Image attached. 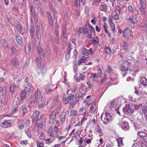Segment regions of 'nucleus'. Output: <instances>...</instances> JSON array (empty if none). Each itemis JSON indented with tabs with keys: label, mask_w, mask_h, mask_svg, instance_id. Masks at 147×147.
Masks as SVG:
<instances>
[{
	"label": "nucleus",
	"mask_w": 147,
	"mask_h": 147,
	"mask_svg": "<svg viewBox=\"0 0 147 147\" xmlns=\"http://www.w3.org/2000/svg\"><path fill=\"white\" fill-rule=\"evenodd\" d=\"M45 105L46 104L45 103H39L38 106V109H41L44 107Z\"/></svg>",
	"instance_id": "obj_41"
},
{
	"label": "nucleus",
	"mask_w": 147,
	"mask_h": 147,
	"mask_svg": "<svg viewBox=\"0 0 147 147\" xmlns=\"http://www.w3.org/2000/svg\"><path fill=\"white\" fill-rule=\"evenodd\" d=\"M111 109H115L117 107V102L114 100H112L111 102Z\"/></svg>",
	"instance_id": "obj_22"
},
{
	"label": "nucleus",
	"mask_w": 147,
	"mask_h": 147,
	"mask_svg": "<svg viewBox=\"0 0 147 147\" xmlns=\"http://www.w3.org/2000/svg\"><path fill=\"white\" fill-rule=\"evenodd\" d=\"M34 29L33 28H32L30 30V36L31 38H34Z\"/></svg>",
	"instance_id": "obj_39"
},
{
	"label": "nucleus",
	"mask_w": 147,
	"mask_h": 147,
	"mask_svg": "<svg viewBox=\"0 0 147 147\" xmlns=\"http://www.w3.org/2000/svg\"><path fill=\"white\" fill-rule=\"evenodd\" d=\"M140 2L139 7H146V0H139Z\"/></svg>",
	"instance_id": "obj_23"
},
{
	"label": "nucleus",
	"mask_w": 147,
	"mask_h": 147,
	"mask_svg": "<svg viewBox=\"0 0 147 147\" xmlns=\"http://www.w3.org/2000/svg\"><path fill=\"white\" fill-rule=\"evenodd\" d=\"M68 98L70 101H73L74 99L75 96L73 94L71 93L69 95Z\"/></svg>",
	"instance_id": "obj_36"
},
{
	"label": "nucleus",
	"mask_w": 147,
	"mask_h": 147,
	"mask_svg": "<svg viewBox=\"0 0 147 147\" xmlns=\"http://www.w3.org/2000/svg\"><path fill=\"white\" fill-rule=\"evenodd\" d=\"M127 125H123L122 127V128L125 130H128L129 128V127L127 126Z\"/></svg>",
	"instance_id": "obj_63"
},
{
	"label": "nucleus",
	"mask_w": 147,
	"mask_h": 147,
	"mask_svg": "<svg viewBox=\"0 0 147 147\" xmlns=\"http://www.w3.org/2000/svg\"><path fill=\"white\" fill-rule=\"evenodd\" d=\"M63 40L65 41V42L67 41V31L66 30L65 28L63 30Z\"/></svg>",
	"instance_id": "obj_18"
},
{
	"label": "nucleus",
	"mask_w": 147,
	"mask_h": 147,
	"mask_svg": "<svg viewBox=\"0 0 147 147\" xmlns=\"http://www.w3.org/2000/svg\"><path fill=\"white\" fill-rule=\"evenodd\" d=\"M56 115L55 111H51V114L49 117V122L51 124H53L55 121Z\"/></svg>",
	"instance_id": "obj_4"
},
{
	"label": "nucleus",
	"mask_w": 147,
	"mask_h": 147,
	"mask_svg": "<svg viewBox=\"0 0 147 147\" xmlns=\"http://www.w3.org/2000/svg\"><path fill=\"white\" fill-rule=\"evenodd\" d=\"M110 27L111 29V31L113 33L115 31V25L114 22H111V23H110Z\"/></svg>",
	"instance_id": "obj_35"
},
{
	"label": "nucleus",
	"mask_w": 147,
	"mask_h": 147,
	"mask_svg": "<svg viewBox=\"0 0 147 147\" xmlns=\"http://www.w3.org/2000/svg\"><path fill=\"white\" fill-rule=\"evenodd\" d=\"M130 22L133 24H137V21H135L133 19L131 18H128L127 19Z\"/></svg>",
	"instance_id": "obj_47"
},
{
	"label": "nucleus",
	"mask_w": 147,
	"mask_h": 147,
	"mask_svg": "<svg viewBox=\"0 0 147 147\" xmlns=\"http://www.w3.org/2000/svg\"><path fill=\"white\" fill-rule=\"evenodd\" d=\"M40 112L38 110H36L33 113L32 116V124L34 125H36L38 121L39 117Z\"/></svg>",
	"instance_id": "obj_3"
},
{
	"label": "nucleus",
	"mask_w": 147,
	"mask_h": 147,
	"mask_svg": "<svg viewBox=\"0 0 147 147\" xmlns=\"http://www.w3.org/2000/svg\"><path fill=\"white\" fill-rule=\"evenodd\" d=\"M46 99L45 98L43 97H42L41 100L40 101V103H42L46 104Z\"/></svg>",
	"instance_id": "obj_53"
},
{
	"label": "nucleus",
	"mask_w": 147,
	"mask_h": 147,
	"mask_svg": "<svg viewBox=\"0 0 147 147\" xmlns=\"http://www.w3.org/2000/svg\"><path fill=\"white\" fill-rule=\"evenodd\" d=\"M29 95V94L28 93H27L26 91L25 90H23L21 94V97L19 101V102L22 103V100L26 98V96L27 97Z\"/></svg>",
	"instance_id": "obj_6"
},
{
	"label": "nucleus",
	"mask_w": 147,
	"mask_h": 147,
	"mask_svg": "<svg viewBox=\"0 0 147 147\" xmlns=\"http://www.w3.org/2000/svg\"><path fill=\"white\" fill-rule=\"evenodd\" d=\"M48 134V135L49 136H51L52 137H53V138L54 139H55V136L56 135V134L55 132H54L53 133H47Z\"/></svg>",
	"instance_id": "obj_46"
},
{
	"label": "nucleus",
	"mask_w": 147,
	"mask_h": 147,
	"mask_svg": "<svg viewBox=\"0 0 147 147\" xmlns=\"http://www.w3.org/2000/svg\"><path fill=\"white\" fill-rule=\"evenodd\" d=\"M113 71L112 69L111 68V67L110 65H108L107 66V69L106 70V73L105 74H108L111 71Z\"/></svg>",
	"instance_id": "obj_34"
},
{
	"label": "nucleus",
	"mask_w": 147,
	"mask_h": 147,
	"mask_svg": "<svg viewBox=\"0 0 147 147\" xmlns=\"http://www.w3.org/2000/svg\"><path fill=\"white\" fill-rule=\"evenodd\" d=\"M10 91L11 94H13L14 92V86L13 84L10 85Z\"/></svg>",
	"instance_id": "obj_44"
},
{
	"label": "nucleus",
	"mask_w": 147,
	"mask_h": 147,
	"mask_svg": "<svg viewBox=\"0 0 147 147\" xmlns=\"http://www.w3.org/2000/svg\"><path fill=\"white\" fill-rule=\"evenodd\" d=\"M51 49L49 48V46L47 45L46 47V54L47 55L48 57H50V55L51 54Z\"/></svg>",
	"instance_id": "obj_25"
},
{
	"label": "nucleus",
	"mask_w": 147,
	"mask_h": 147,
	"mask_svg": "<svg viewBox=\"0 0 147 147\" xmlns=\"http://www.w3.org/2000/svg\"><path fill=\"white\" fill-rule=\"evenodd\" d=\"M22 110L24 114L27 112V108L26 107H23L22 109Z\"/></svg>",
	"instance_id": "obj_59"
},
{
	"label": "nucleus",
	"mask_w": 147,
	"mask_h": 147,
	"mask_svg": "<svg viewBox=\"0 0 147 147\" xmlns=\"http://www.w3.org/2000/svg\"><path fill=\"white\" fill-rule=\"evenodd\" d=\"M45 120L44 118H40L39 119V123H38L36 124L37 127L41 128L43 125V123L45 122Z\"/></svg>",
	"instance_id": "obj_14"
},
{
	"label": "nucleus",
	"mask_w": 147,
	"mask_h": 147,
	"mask_svg": "<svg viewBox=\"0 0 147 147\" xmlns=\"http://www.w3.org/2000/svg\"><path fill=\"white\" fill-rule=\"evenodd\" d=\"M38 147H43L44 146V144L42 142H38L37 144Z\"/></svg>",
	"instance_id": "obj_56"
},
{
	"label": "nucleus",
	"mask_w": 147,
	"mask_h": 147,
	"mask_svg": "<svg viewBox=\"0 0 147 147\" xmlns=\"http://www.w3.org/2000/svg\"><path fill=\"white\" fill-rule=\"evenodd\" d=\"M146 7H139V8L141 13L142 14H143L145 15H147V12L146 10Z\"/></svg>",
	"instance_id": "obj_21"
},
{
	"label": "nucleus",
	"mask_w": 147,
	"mask_h": 147,
	"mask_svg": "<svg viewBox=\"0 0 147 147\" xmlns=\"http://www.w3.org/2000/svg\"><path fill=\"white\" fill-rule=\"evenodd\" d=\"M36 101L34 99V97L32 96L29 101V104L30 106H33L34 104H36Z\"/></svg>",
	"instance_id": "obj_19"
},
{
	"label": "nucleus",
	"mask_w": 147,
	"mask_h": 147,
	"mask_svg": "<svg viewBox=\"0 0 147 147\" xmlns=\"http://www.w3.org/2000/svg\"><path fill=\"white\" fill-rule=\"evenodd\" d=\"M99 43V39L95 37H93L92 40V43L93 44H96Z\"/></svg>",
	"instance_id": "obj_31"
},
{
	"label": "nucleus",
	"mask_w": 147,
	"mask_h": 147,
	"mask_svg": "<svg viewBox=\"0 0 147 147\" xmlns=\"http://www.w3.org/2000/svg\"><path fill=\"white\" fill-rule=\"evenodd\" d=\"M91 78H92L93 81L94 82L97 81L98 80L97 75L96 74H93Z\"/></svg>",
	"instance_id": "obj_33"
},
{
	"label": "nucleus",
	"mask_w": 147,
	"mask_h": 147,
	"mask_svg": "<svg viewBox=\"0 0 147 147\" xmlns=\"http://www.w3.org/2000/svg\"><path fill=\"white\" fill-rule=\"evenodd\" d=\"M142 112L144 113L145 116L146 117V119L147 120V105L144 107L142 109Z\"/></svg>",
	"instance_id": "obj_28"
},
{
	"label": "nucleus",
	"mask_w": 147,
	"mask_h": 147,
	"mask_svg": "<svg viewBox=\"0 0 147 147\" xmlns=\"http://www.w3.org/2000/svg\"><path fill=\"white\" fill-rule=\"evenodd\" d=\"M16 40L17 42L19 44L21 45V44L23 42V40L22 39L21 36L18 34L16 35Z\"/></svg>",
	"instance_id": "obj_15"
},
{
	"label": "nucleus",
	"mask_w": 147,
	"mask_h": 147,
	"mask_svg": "<svg viewBox=\"0 0 147 147\" xmlns=\"http://www.w3.org/2000/svg\"><path fill=\"white\" fill-rule=\"evenodd\" d=\"M140 83L143 84L144 86H147V80L145 77H143L141 78L140 81Z\"/></svg>",
	"instance_id": "obj_16"
},
{
	"label": "nucleus",
	"mask_w": 147,
	"mask_h": 147,
	"mask_svg": "<svg viewBox=\"0 0 147 147\" xmlns=\"http://www.w3.org/2000/svg\"><path fill=\"white\" fill-rule=\"evenodd\" d=\"M36 36L38 38H39V30H40V26L39 25H37L36 26Z\"/></svg>",
	"instance_id": "obj_27"
},
{
	"label": "nucleus",
	"mask_w": 147,
	"mask_h": 147,
	"mask_svg": "<svg viewBox=\"0 0 147 147\" xmlns=\"http://www.w3.org/2000/svg\"><path fill=\"white\" fill-rule=\"evenodd\" d=\"M117 141L118 143V146H120L123 145V141L121 138H119L117 140Z\"/></svg>",
	"instance_id": "obj_30"
},
{
	"label": "nucleus",
	"mask_w": 147,
	"mask_h": 147,
	"mask_svg": "<svg viewBox=\"0 0 147 147\" xmlns=\"http://www.w3.org/2000/svg\"><path fill=\"white\" fill-rule=\"evenodd\" d=\"M32 97H34V99L36 101V102L40 99V96H39V95H35L34 96H32Z\"/></svg>",
	"instance_id": "obj_51"
},
{
	"label": "nucleus",
	"mask_w": 147,
	"mask_h": 147,
	"mask_svg": "<svg viewBox=\"0 0 147 147\" xmlns=\"http://www.w3.org/2000/svg\"><path fill=\"white\" fill-rule=\"evenodd\" d=\"M1 42L2 45L4 47H7V43L5 39H2L1 40Z\"/></svg>",
	"instance_id": "obj_37"
},
{
	"label": "nucleus",
	"mask_w": 147,
	"mask_h": 147,
	"mask_svg": "<svg viewBox=\"0 0 147 147\" xmlns=\"http://www.w3.org/2000/svg\"><path fill=\"white\" fill-rule=\"evenodd\" d=\"M99 7L102 11H105L107 10V7L106 5H100Z\"/></svg>",
	"instance_id": "obj_32"
},
{
	"label": "nucleus",
	"mask_w": 147,
	"mask_h": 147,
	"mask_svg": "<svg viewBox=\"0 0 147 147\" xmlns=\"http://www.w3.org/2000/svg\"><path fill=\"white\" fill-rule=\"evenodd\" d=\"M15 24L17 30L21 34H23L25 30L22 29L20 23L17 22V23H16Z\"/></svg>",
	"instance_id": "obj_8"
},
{
	"label": "nucleus",
	"mask_w": 147,
	"mask_h": 147,
	"mask_svg": "<svg viewBox=\"0 0 147 147\" xmlns=\"http://www.w3.org/2000/svg\"><path fill=\"white\" fill-rule=\"evenodd\" d=\"M10 121L11 120H6L2 123V124L6 126L7 127L10 126L11 123Z\"/></svg>",
	"instance_id": "obj_29"
},
{
	"label": "nucleus",
	"mask_w": 147,
	"mask_h": 147,
	"mask_svg": "<svg viewBox=\"0 0 147 147\" xmlns=\"http://www.w3.org/2000/svg\"><path fill=\"white\" fill-rule=\"evenodd\" d=\"M63 100L65 102V104H66L67 103H69V99L67 97H63Z\"/></svg>",
	"instance_id": "obj_54"
},
{
	"label": "nucleus",
	"mask_w": 147,
	"mask_h": 147,
	"mask_svg": "<svg viewBox=\"0 0 147 147\" xmlns=\"http://www.w3.org/2000/svg\"><path fill=\"white\" fill-rule=\"evenodd\" d=\"M105 117L102 119V117L103 115L101 116V119L102 121L104 124H107L109 123L112 120V117L109 114L106 113L105 114Z\"/></svg>",
	"instance_id": "obj_2"
},
{
	"label": "nucleus",
	"mask_w": 147,
	"mask_h": 147,
	"mask_svg": "<svg viewBox=\"0 0 147 147\" xmlns=\"http://www.w3.org/2000/svg\"><path fill=\"white\" fill-rule=\"evenodd\" d=\"M48 20L49 26H53L54 25V23L53 20L52 18H51V19H48Z\"/></svg>",
	"instance_id": "obj_48"
},
{
	"label": "nucleus",
	"mask_w": 147,
	"mask_h": 147,
	"mask_svg": "<svg viewBox=\"0 0 147 147\" xmlns=\"http://www.w3.org/2000/svg\"><path fill=\"white\" fill-rule=\"evenodd\" d=\"M46 14H47V17H48V19H51V18H52V16L50 14V12H46Z\"/></svg>",
	"instance_id": "obj_61"
},
{
	"label": "nucleus",
	"mask_w": 147,
	"mask_h": 147,
	"mask_svg": "<svg viewBox=\"0 0 147 147\" xmlns=\"http://www.w3.org/2000/svg\"><path fill=\"white\" fill-rule=\"evenodd\" d=\"M37 50L39 56L40 58L41 59H44V53L42 51V49L40 47V46L39 45L38 47L37 48Z\"/></svg>",
	"instance_id": "obj_10"
},
{
	"label": "nucleus",
	"mask_w": 147,
	"mask_h": 147,
	"mask_svg": "<svg viewBox=\"0 0 147 147\" xmlns=\"http://www.w3.org/2000/svg\"><path fill=\"white\" fill-rule=\"evenodd\" d=\"M46 69L43 66H41L40 67L39 66L37 69V74L39 75H42L46 72Z\"/></svg>",
	"instance_id": "obj_7"
},
{
	"label": "nucleus",
	"mask_w": 147,
	"mask_h": 147,
	"mask_svg": "<svg viewBox=\"0 0 147 147\" xmlns=\"http://www.w3.org/2000/svg\"><path fill=\"white\" fill-rule=\"evenodd\" d=\"M78 145H80L82 143L83 140L82 137H80V138L78 140Z\"/></svg>",
	"instance_id": "obj_52"
},
{
	"label": "nucleus",
	"mask_w": 147,
	"mask_h": 147,
	"mask_svg": "<svg viewBox=\"0 0 147 147\" xmlns=\"http://www.w3.org/2000/svg\"><path fill=\"white\" fill-rule=\"evenodd\" d=\"M121 47L122 49L125 50H127L128 48L127 44L126 42H123L121 44Z\"/></svg>",
	"instance_id": "obj_24"
},
{
	"label": "nucleus",
	"mask_w": 147,
	"mask_h": 147,
	"mask_svg": "<svg viewBox=\"0 0 147 147\" xmlns=\"http://www.w3.org/2000/svg\"><path fill=\"white\" fill-rule=\"evenodd\" d=\"M130 32V30L127 28H126L123 31V35L126 39H128L129 37V33Z\"/></svg>",
	"instance_id": "obj_9"
},
{
	"label": "nucleus",
	"mask_w": 147,
	"mask_h": 147,
	"mask_svg": "<svg viewBox=\"0 0 147 147\" xmlns=\"http://www.w3.org/2000/svg\"><path fill=\"white\" fill-rule=\"evenodd\" d=\"M52 92V89H50V90H48L47 91H46L45 93L47 95L48 94H51Z\"/></svg>",
	"instance_id": "obj_60"
},
{
	"label": "nucleus",
	"mask_w": 147,
	"mask_h": 147,
	"mask_svg": "<svg viewBox=\"0 0 147 147\" xmlns=\"http://www.w3.org/2000/svg\"><path fill=\"white\" fill-rule=\"evenodd\" d=\"M88 54L86 55V57H85V56H84V57H83V56H82V57L80 59L79 61L78 62V65H79L82 63H84L86 61V59L88 57L87 56Z\"/></svg>",
	"instance_id": "obj_20"
},
{
	"label": "nucleus",
	"mask_w": 147,
	"mask_h": 147,
	"mask_svg": "<svg viewBox=\"0 0 147 147\" xmlns=\"http://www.w3.org/2000/svg\"><path fill=\"white\" fill-rule=\"evenodd\" d=\"M30 12L31 14H34V8L33 6H31L30 7Z\"/></svg>",
	"instance_id": "obj_50"
},
{
	"label": "nucleus",
	"mask_w": 147,
	"mask_h": 147,
	"mask_svg": "<svg viewBox=\"0 0 147 147\" xmlns=\"http://www.w3.org/2000/svg\"><path fill=\"white\" fill-rule=\"evenodd\" d=\"M123 110L125 112H127L128 113H130V114L132 113V112L129 108L127 109H125V110L123 109Z\"/></svg>",
	"instance_id": "obj_58"
},
{
	"label": "nucleus",
	"mask_w": 147,
	"mask_h": 147,
	"mask_svg": "<svg viewBox=\"0 0 147 147\" xmlns=\"http://www.w3.org/2000/svg\"><path fill=\"white\" fill-rule=\"evenodd\" d=\"M34 4L37 8H40L41 6V4L39 0H33Z\"/></svg>",
	"instance_id": "obj_17"
},
{
	"label": "nucleus",
	"mask_w": 147,
	"mask_h": 147,
	"mask_svg": "<svg viewBox=\"0 0 147 147\" xmlns=\"http://www.w3.org/2000/svg\"><path fill=\"white\" fill-rule=\"evenodd\" d=\"M11 62L14 67L16 68L17 66L19 65L18 60L17 58H15L12 59L11 60Z\"/></svg>",
	"instance_id": "obj_12"
},
{
	"label": "nucleus",
	"mask_w": 147,
	"mask_h": 147,
	"mask_svg": "<svg viewBox=\"0 0 147 147\" xmlns=\"http://www.w3.org/2000/svg\"><path fill=\"white\" fill-rule=\"evenodd\" d=\"M27 92L29 93L32 92L33 90V88L31 84L25 86L24 87V90Z\"/></svg>",
	"instance_id": "obj_11"
},
{
	"label": "nucleus",
	"mask_w": 147,
	"mask_h": 147,
	"mask_svg": "<svg viewBox=\"0 0 147 147\" xmlns=\"http://www.w3.org/2000/svg\"><path fill=\"white\" fill-rule=\"evenodd\" d=\"M104 50L105 52L107 54H110L111 53V49L109 48H105Z\"/></svg>",
	"instance_id": "obj_45"
},
{
	"label": "nucleus",
	"mask_w": 147,
	"mask_h": 147,
	"mask_svg": "<svg viewBox=\"0 0 147 147\" xmlns=\"http://www.w3.org/2000/svg\"><path fill=\"white\" fill-rule=\"evenodd\" d=\"M66 115L65 112H63L61 116V121L62 123H64L65 121V118Z\"/></svg>",
	"instance_id": "obj_26"
},
{
	"label": "nucleus",
	"mask_w": 147,
	"mask_h": 147,
	"mask_svg": "<svg viewBox=\"0 0 147 147\" xmlns=\"http://www.w3.org/2000/svg\"><path fill=\"white\" fill-rule=\"evenodd\" d=\"M82 54L84 55L86 53L87 54L88 51L84 48H82L81 49Z\"/></svg>",
	"instance_id": "obj_49"
},
{
	"label": "nucleus",
	"mask_w": 147,
	"mask_h": 147,
	"mask_svg": "<svg viewBox=\"0 0 147 147\" xmlns=\"http://www.w3.org/2000/svg\"><path fill=\"white\" fill-rule=\"evenodd\" d=\"M92 26L89 23H87L82 28L80 29V32H82L84 34L90 33V28H92Z\"/></svg>",
	"instance_id": "obj_1"
},
{
	"label": "nucleus",
	"mask_w": 147,
	"mask_h": 147,
	"mask_svg": "<svg viewBox=\"0 0 147 147\" xmlns=\"http://www.w3.org/2000/svg\"><path fill=\"white\" fill-rule=\"evenodd\" d=\"M40 89H38L37 90L36 92V93L35 95H37L38 96L39 95V96H40Z\"/></svg>",
	"instance_id": "obj_57"
},
{
	"label": "nucleus",
	"mask_w": 147,
	"mask_h": 147,
	"mask_svg": "<svg viewBox=\"0 0 147 147\" xmlns=\"http://www.w3.org/2000/svg\"><path fill=\"white\" fill-rule=\"evenodd\" d=\"M115 13L117 16L119 15L120 13V9L119 6H117L116 9L115 10Z\"/></svg>",
	"instance_id": "obj_42"
},
{
	"label": "nucleus",
	"mask_w": 147,
	"mask_h": 147,
	"mask_svg": "<svg viewBox=\"0 0 147 147\" xmlns=\"http://www.w3.org/2000/svg\"><path fill=\"white\" fill-rule=\"evenodd\" d=\"M78 113V111L74 110H72L70 112V115H72L73 116L77 115Z\"/></svg>",
	"instance_id": "obj_40"
},
{
	"label": "nucleus",
	"mask_w": 147,
	"mask_h": 147,
	"mask_svg": "<svg viewBox=\"0 0 147 147\" xmlns=\"http://www.w3.org/2000/svg\"><path fill=\"white\" fill-rule=\"evenodd\" d=\"M137 134L138 135H139L140 137L142 138H143L146 134L145 133L142 132H138Z\"/></svg>",
	"instance_id": "obj_38"
},
{
	"label": "nucleus",
	"mask_w": 147,
	"mask_h": 147,
	"mask_svg": "<svg viewBox=\"0 0 147 147\" xmlns=\"http://www.w3.org/2000/svg\"><path fill=\"white\" fill-rule=\"evenodd\" d=\"M129 63L126 61H124L121 65V71H127L128 69Z\"/></svg>",
	"instance_id": "obj_5"
},
{
	"label": "nucleus",
	"mask_w": 147,
	"mask_h": 147,
	"mask_svg": "<svg viewBox=\"0 0 147 147\" xmlns=\"http://www.w3.org/2000/svg\"><path fill=\"white\" fill-rule=\"evenodd\" d=\"M52 142V140L51 138H50L49 139H46V142L47 144H50Z\"/></svg>",
	"instance_id": "obj_55"
},
{
	"label": "nucleus",
	"mask_w": 147,
	"mask_h": 147,
	"mask_svg": "<svg viewBox=\"0 0 147 147\" xmlns=\"http://www.w3.org/2000/svg\"><path fill=\"white\" fill-rule=\"evenodd\" d=\"M96 130L98 133L100 132L102 134L101 131V129L99 125H97L96 126Z\"/></svg>",
	"instance_id": "obj_43"
},
{
	"label": "nucleus",
	"mask_w": 147,
	"mask_h": 147,
	"mask_svg": "<svg viewBox=\"0 0 147 147\" xmlns=\"http://www.w3.org/2000/svg\"><path fill=\"white\" fill-rule=\"evenodd\" d=\"M53 128L51 127L47 131V133H51L52 132V131L53 130Z\"/></svg>",
	"instance_id": "obj_64"
},
{
	"label": "nucleus",
	"mask_w": 147,
	"mask_h": 147,
	"mask_svg": "<svg viewBox=\"0 0 147 147\" xmlns=\"http://www.w3.org/2000/svg\"><path fill=\"white\" fill-rule=\"evenodd\" d=\"M25 50L26 54L29 56L30 54V47L29 44H27L25 46Z\"/></svg>",
	"instance_id": "obj_13"
},
{
	"label": "nucleus",
	"mask_w": 147,
	"mask_h": 147,
	"mask_svg": "<svg viewBox=\"0 0 147 147\" xmlns=\"http://www.w3.org/2000/svg\"><path fill=\"white\" fill-rule=\"evenodd\" d=\"M106 78L105 76L104 77H103L102 79L100 82L99 83V84L100 85L102 84L105 81Z\"/></svg>",
	"instance_id": "obj_62"
}]
</instances>
